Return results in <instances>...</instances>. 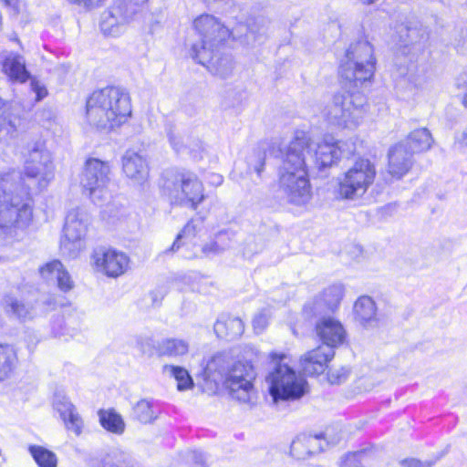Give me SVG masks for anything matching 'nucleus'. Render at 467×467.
<instances>
[{
    "mask_svg": "<svg viewBox=\"0 0 467 467\" xmlns=\"http://www.w3.org/2000/svg\"><path fill=\"white\" fill-rule=\"evenodd\" d=\"M373 47L368 41H358L346 51L345 60L339 67L340 76L348 82V89L335 94L324 115L327 121L338 128L354 130L367 113V99L359 91H352L369 81L375 71Z\"/></svg>",
    "mask_w": 467,
    "mask_h": 467,
    "instance_id": "nucleus-1",
    "label": "nucleus"
},
{
    "mask_svg": "<svg viewBox=\"0 0 467 467\" xmlns=\"http://www.w3.org/2000/svg\"><path fill=\"white\" fill-rule=\"evenodd\" d=\"M16 170L0 172V239L12 244L33 218L29 188Z\"/></svg>",
    "mask_w": 467,
    "mask_h": 467,
    "instance_id": "nucleus-2",
    "label": "nucleus"
},
{
    "mask_svg": "<svg viewBox=\"0 0 467 467\" xmlns=\"http://www.w3.org/2000/svg\"><path fill=\"white\" fill-rule=\"evenodd\" d=\"M193 28L199 36L190 49V55L196 62H204L211 59V49H217L230 36L242 37L243 29H245L244 42L254 46L261 43L265 36V25L263 19L254 20L247 26L240 25L230 30L213 15L202 14L193 20Z\"/></svg>",
    "mask_w": 467,
    "mask_h": 467,
    "instance_id": "nucleus-3",
    "label": "nucleus"
},
{
    "mask_svg": "<svg viewBox=\"0 0 467 467\" xmlns=\"http://www.w3.org/2000/svg\"><path fill=\"white\" fill-rule=\"evenodd\" d=\"M131 116L130 95L119 87L95 90L87 99L86 119L92 128L110 132L125 124Z\"/></svg>",
    "mask_w": 467,
    "mask_h": 467,
    "instance_id": "nucleus-4",
    "label": "nucleus"
},
{
    "mask_svg": "<svg viewBox=\"0 0 467 467\" xmlns=\"http://www.w3.org/2000/svg\"><path fill=\"white\" fill-rule=\"evenodd\" d=\"M306 138L293 140L285 151L278 170V186L287 202L296 206L306 205L311 199V186L307 174L305 149Z\"/></svg>",
    "mask_w": 467,
    "mask_h": 467,
    "instance_id": "nucleus-5",
    "label": "nucleus"
},
{
    "mask_svg": "<svg viewBox=\"0 0 467 467\" xmlns=\"http://www.w3.org/2000/svg\"><path fill=\"white\" fill-rule=\"evenodd\" d=\"M202 376L207 381L224 384L231 397L240 402L249 403L255 395V372L250 362L233 363L228 355L219 353L206 362Z\"/></svg>",
    "mask_w": 467,
    "mask_h": 467,
    "instance_id": "nucleus-6",
    "label": "nucleus"
},
{
    "mask_svg": "<svg viewBox=\"0 0 467 467\" xmlns=\"http://www.w3.org/2000/svg\"><path fill=\"white\" fill-rule=\"evenodd\" d=\"M275 365L266 378L269 392L274 402L278 400H295L303 397L307 391L306 379L290 367L285 355L271 354Z\"/></svg>",
    "mask_w": 467,
    "mask_h": 467,
    "instance_id": "nucleus-7",
    "label": "nucleus"
},
{
    "mask_svg": "<svg viewBox=\"0 0 467 467\" xmlns=\"http://www.w3.org/2000/svg\"><path fill=\"white\" fill-rule=\"evenodd\" d=\"M163 191L172 204L196 211L205 201L202 182L191 171H177L166 178Z\"/></svg>",
    "mask_w": 467,
    "mask_h": 467,
    "instance_id": "nucleus-8",
    "label": "nucleus"
},
{
    "mask_svg": "<svg viewBox=\"0 0 467 467\" xmlns=\"http://www.w3.org/2000/svg\"><path fill=\"white\" fill-rule=\"evenodd\" d=\"M376 168L368 159H358L336 179L335 196L338 200L356 201L373 184Z\"/></svg>",
    "mask_w": 467,
    "mask_h": 467,
    "instance_id": "nucleus-9",
    "label": "nucleus"
},
{
    "mask_svg": "<svg viewBox=\"0 0 467 467\" xmlns=\"http://www.w3.org/2000/svg\"><path fill=\"white\" fill-rule=\"evenodd\" d=\"M24 154V175L33 181L38 191L46 189L54 179V165L51 153L44 141L29 142Z\"/></svg>",
    "mask_w": 467,
    "mask_h": 467,
    "instance_id": "nucleus-10",
    "label": "nucleus"
},
{
    "mask_svg": "<svg viewBox=\"0 0 467 467\" xmlns=\"http://www.w3.org/2000/svg\"><path fill=\"white\" fill-rule=\"evenodd\" d=\"M110 167L108 162L96 158L86 161L79 175L82 194L93 203L101 205L110 197L109 191Z\"/></svg>",
    "mask_w": 467,
    "mask_h": 467,
    "instance_id": "nucleus-11",
    "label": "nucleus"
},
{
    "mask_svg": "<svg viewBox=\"0 0 467 467\" xmlns=\"http://www.w3.org/2000/svg\"><path fill=\"white\" fill-rule=\"evenodd\" d=\"M88 215L81 209L68 212L60 240L61 253L70 258L78 257L86 248V234L88 225Z\"/></svg>",
    "mask_w": 467,
    "mask_h": 467,
    "instance_id": "nucleus-12",
    "label": "nucleus"
},
{
    "mask_svg": "<svg viewBox=\"0 0 467 467\" xmlns=\"http://www.w3.org/2000/svg\"><path fill=\"white\" fill-rule=\"evenodd\" d=\"M296 138H306L307 146L305 149V158L309 156L318 169L330 167L342 158H348L354 152V145L348 141L335 140L332 137H326L321 142L314 144L305 134Z\"/></svg>",
    "mask_w": 467,
    "mask_h": 467,
    "instance_id": "nucleus-13",
    "label": "nucleus"
},
{
    "mask_svg": "<svg viewBox=\"0 0 467 467\" xmlns=\"http://www.w3.org/2000/svg\"><path fill=\"white\" fill-rule=\"evenodd\" d=\"M136 13V8L125 0L115 1L101 15L100 29L107 36H120Z\"/></svg>",
    "mask_w": 467,
    "mask_h": 467,
    "instance_id": "nucleus-14",
    "label": "nucleus"
},
{
    "mask_svg": "<svg viewBox=\"0 0 467 467\" xmlns=\"http://www.w3.org/2000/svg\"><path fill=\"white\" fill-rule=\"evenodd\" d=\"M91 264L98 272L108 277L117 278L127 272L130 258L121 251L98 247L91 254Z\"/></svg>",
    "mask_w": 467,
    "mask_h": 467,
    "instance_id": "nucleus-15",
    "label": "nucleus"
},
{
    "mask_svg": "<svg viewBox=\"0 0 467 467\" xmlns=\"http://www.w3.org/2000/svg\"><path fill=\"white\" fill-rule=\"evenodd\" d=\"M122 170L133 183L142 185L149 177L146 158L140 152L128 150L122 157Z\"/></svg>",
    "mask_w": 467,
    "mask_h": 467,
    "instance_id": "nucleus-16",
    "label": "nucleus"
},
{
    "mask_svg": "<svg viewBox=\"0 0 467 467\" xmlns=\"http://www.w3.org/2000/svg\"><path fill=\"white\" fill-rule=\"evenodd\" d=\"M53 406L59 413L67 430L76 435L81 434L83 421L71 401L66 396L57 393L55 395Z\"/></svg>",
    "mask_w": 467,
    "mask_h": 467,
    "instance_id": "nucleus-17",
    "label": "nucleus"
},
{
    "mask_svg": "<svg viewBox=\"0 0 467 467\" xmlns=\"http://www.w3.org/2000/svg\"><path fill=\"white\" fill-rule=\"evenodd\" d=\"M41 277L47 283H56L59 290L68 292L74 288V281L59 260H52L39 268Z\"/></svg>",
    "mask_w": 467,
    "mask_h": 467,
    "instance_id": "nucleus-18",
    "label": "nucleus"
},
{
    "mask_svg": "<svg viewBox=\"0 0 467 467\" xmlns=\"http://www.w3.org/2000/svg\"><path fill=\"white\" fill-rule=\"evenodd\" d=\"M1 70L12 82L24 83L30 77L25 58L14 52L1 54Z\"/></svg>",
    "mask_w": 467,
    "mask_h": 467,
    "instance_id": "nucleus-19",
    "label": "nucleus"
},
{
    "mask_svg": "<svg viewBox=\"0 0 467 467\" xmlns=\"http://www.w3.org/2000/svg\"><path fill=\"white\" fill-rule=\"evenodd\" d=\"M412 165V154L404 142H399L389 151V173L396 179L404 176Z\"/></svg>",
    "mask_w": 467,
    "mask_h": 467,
    "instance_id": "nucleus-20",
    "label": "nucleus"
},
{
    "mask_svg": "<svg viewBox=\"0 0 467 467\" xmlns=\"http://www.w3.org/2000/svg\"><path fill=\"white\" fill-rule=\"evenodd\" d=\"M334 357V350L327 346H320L306 353L301 358V366L307 375L321 374L328 361Z\"/></svg>",
    "mask_w": 467,
    "mask_h": 467,
    "instance_id": "nucleus-21",
    "label": "nucleus"
},
{
    "mask_svg": "<svg viewBox=\"0 0 467 467\" xmlns=\"http://www.w3.org/2000/svg\"><path fill=\"white\" fill-rule=\"evenodd\" d=\"M317 333L325 346L336 348L343 343L346 332L341 323L334 318H323L316 327Z\"/></svg>",
    "mask_w": 467,
    "mask_h": 467,
    "instance_id": "nucleus-22",
    "label": "nucleus"
},
{
    "mask_svg": "<svg viewBox=\"0 0 467 467\" xmlns=\"http://www.w3.org/2000/svg\"><path fill=\"white\" fill-rule=\"evenodd\" d=\"M344 296V287L342 285H333L326 288L322 294L315 299L313 306H306V309L311 308L314 314H321L327 310L335 311Z\"/></svg>",
    "mask_w": 467,
    "mask_h": 467,
    "instance_id": "nucleus-23",
    "label": "nucleus"
},
{
    "mask_svg": "<svg viewBox=\"0 0 467 467\" xmlns=\"http://www.w3.org/2000/svg\"><path fill=\"white\" fill-rule=\"evenodd\" d=\"M322 435L300 434L291 443V454L297 460H305L322 450Z\"/></svg>",
    "mask_w": 467,
    "mask_h": 467,
    "instance_id": "nucleus-24",
    "label": "nucleus"
},
{
    "mask_svg": "<svg viewBox=\"0 0 467 467\" xmlns=\"http://www.w3.org/2000/svg\"><path fill=\"white\" fill-rule=\"evenodd\" d=\"M354 316L364 327H375L378 325L376 304L369 296H360L355 302Z\"/></svg>",
    "mask_w": 467,
    "mask_h": 467,
    "instance_id": "nucleus-25",
    "label": "nucleus"
},
{
    "mask_svg": "<svg viewBox=\"0 0 467 467\" xmlns=\"http://www.w3.org/2000/svg\"><path fill=\"white\" fill-rule=\"evenodd\" d=\"M230 238L227 233H219L215 239L202 246L200 252L195 250L191 253L183 252L182 257L192 259L200 256H213L221 254L229 247Z\"/></svg>",
    "mask_w": 467,
    "mask_h": 467,
    "instance_id": "nucleus-26",
    "label": "nucleus"
},
{
    "mask_svg": "<svg viewBox=\"0 0 467 467\" xmlns=\"http://www.w3.org/2000/svg\"><path fill=\"white\" fill-rule=\"evenodd\" d=\"M160 357L177 358L185 356L190 349L189 342L177 337H167L159 341L155 347Z\"/></svg>",
    "mask_w": 467,
    "mask_h": 467,
    "instance_id": "nucleus-27",
    "label": "nucleus"
},
{
    "mask_svg": "<svg viewBox=\"0 0 467 467\" xmlns=\"http://www.w3.org/2000/svg\"><path fill=\"white\" fill-rule=\"evenodd\" d=\"M211 59L199 64L207 67L214 75L221 78H227L232 74L234 68L233 58L228 55L219 54V48L211 49Z\"/></svg>",
    "mask_w": 467,
    "mask_h": 467,
    "instance_id": "nucleus-28",
    "label": "nucleus"
},
{
    "mask_svg": "<svg viewBox=\"0 0 467 467\" xmlns=\"http://www.w3.org/2000/svg\"><path fill=\"white\" fill-rule=\"evenodd\" d=\"M213 329L217 337L233 340L244 333V326L240 318L228 317L218 319Z\"/></svg>",
    "mask_w": 467,
    "mask_h": 467,
    "instance_id": "nucleus-29",
    "label": "nucleus"
},
{
    "mask_svg": "<svg viewBox=\"0 0 467 467\" xmlns=\"http://www.w3.org/2000/svg\"><path fill=\"white\" fill-rule=\"evenodd\" d=\"M403 142L413 155L414 153L429 150L433 143V139L431 132L427 129L422 128L411 131Z\"/></svg>",
    "mask_w": 467,
    "mask_h": 467,
    "instance_id": "nucleus-30",
    "label": "nucleus"
},
{
    "mask_svg": "<svg viewBox=\"0 0 467 467\" xmlns=\"http://www.w3.org/2000/svg\"><path fill=\"white\" fill-rule=\"evenodd\" d=\"M5 308L9 316L20 321H26L34 317L33 307L14 296L5 298Z\"/></svg>",
    "mask_w": 467,
    "mask_h": 467,
    "instance_id": "nucleus-31",
    "label": "nucleus"
},
{
    "mask_svg": "<svg viewBox=\"0 0 467 467\" xmlns=\"http://www.w3.org/2000/svg\"><path fill=\"white\" fill-rule=\"evenodd\" d=\"M197 233V224L193 220L188 222V223L184 226L182 232L178 234L176 240L173 242L171 251L177 252L180 248H182L181 254L183 252L190 253L189 247L194 246L195 243L193 242L195 235Z\"/></svg>",
    "mask_w": 467,
    "mask_h": 467,
    "instance_id": "nucleus-32",
    "label": "nucleus"
},
{
    "mask_svg": "<svg viewBox=\"0 0 467 467\" xmlns=\"http://www.w3.org/2000/svg\"><path fill=\"white\" fill-rule=\"evenodd\" d=\"M17 357L14 348L0 344V381L6 379L16 368Z\"/></svg>",
    "mask_w": 467,
    "mask_h": 467,
    "instance_id": "nucleus-33",
    "label": "nucleus"
},
{
    "mask_svg": "<svg viewBox=\"0 0 467 467\" xmlns=\"http://www.w3.org/2000/svg\"><path fill=\"white\" fill-rule=\"evenodd\" d=\"M99 421L104 429L115 434H122L125 423L121 416L113 410H100Z\"/></svg>",
    "mask_w": 467,
    "mask_h": 467,
    "instance_id": "nucleus-34",
    "label": "nucleus"
},
{
    "mask_svg": "<svg viewBox=\"0 0 467 467\" xmlns=\"http://www.w3.org/2000/svg\"><path fill=\"white\" fill-rule=\"evenodd\" d=\"M158 412L153 403L146 399L139 400L133 407V418L141 423H150L157 418Z\"/></svg>",
    "mask_w": 467,
    "mask_h": 467,
    "instance_id": "nucleus-35",
    "label": "nucleus"
},
{
    "mask_svg": "<svg viewBox=\"0 0 467 467\" xmlns=\"http://www.w3.org/2000/svg\"><path fill=\"white\" fill-rule=\"evenodd\" d=\"M163 371L175 379L178 390H187L193 387V380L186 368L180 366L165 365Z\"/></svg>",
    "mask_w": 467,
    "mask_h": 467,
    "instance_id": "nucleus-36",
    "label": "nucleus"
},
{
    "mask_svg": "<svg viewBox=\"0 0 467 467\" xmlns=\"http://www.w3.org/2000/svg\"><path fill=\"white\" fill-rule=\"evenodd\" d=\"M28 451L39 467H57V459L51 451L38 445H30Z\"/></svg>",
    "mask_w": 467,
    "mask_h": 467,
    "instance_id": "nucleus-37",
    "label": "nucleus"
},
{
    "mask_svg": "<svg viewBox=\"0 0 467 467\" xmlns=\"http://www.w3.org/2000/svg\"><path fill=\"white\" fill-rule=\"evenodd\" d=\"M165 130L173 150L179 153L184 152L188 148V144L179 129L175 125L168 124Z\"/></svg>",
    "mask_w": 467,
    "mask_h": 467,
    "instance_id": "nucleus-38",
    "label": "nucleus"
},
{
    "mask_svg": "<svg viewBox=\"0 0 467 467\" xmlns=\"http://www.w3.org/2000/svg\"><path fill=\"white\" fill-rule=\"evenodd\" d=\"M3 101L0 99V140L13 136L16 131V123L11 119L2 109Z\"/></svg>",
    "mask_w": 467,
    "mask_h": 467,
    "instance_id": "nucleus-39",
    "label": "nucleus"
},
{
    "mask_svg": "<svg viewBox=\"0 0 467 467\" xmlns=\"http://www.w3.org/2000/svg\"><path fill=\"white\" fill-rule=\"evenodd\" d=\"M129 456L123 451L115 450L109 453L102 460V467H127Z\"/></svg>",
    "mask_w": 467,
    "mask_h": 467,
    "instance_id": "nucleus-40",
    "label": "nucleus"
},
{
    "mask_svg": "<svg viewBox=\"0 0 467 467\" xmlns=\"http://www.w3.org/2000/svg\"><path fill=\"white\" fill-rule=\"evenodd\" d=\"M265 144L259 145L254 150V156L249 159V163L254 167L255 172L260 175L264 169L265 159Z\"/></svg>",
    "mask_w": 467,
    "mask_h": 467,
    "instance_id": "nucleus-41",
    "label": "nucleus"
},
{
    "mask_svg": "<svg viewBox=\"0 0 467 467\" xmlns=\"http://www.w3.org/2000/svg\"><path fill=\"white\" fill-rule=\"evenodd\" d=\"M271 313L268 309H262L253 319V327L256 334H261L268 326Z\"/></svg>",
    "mask_w": 467,
    "mask_h": 467,
    "instance_id": "nucleus-42",
    "label": "nucleus"
},
{
    "mask_svg": "<svg viewBox=\"0 0 467 467\" xmlns=\"http://www.w3.org/2000/svg\"><path fill=\"white\" fill-rule=\"evenodd\" d=\"M364 456L365 453L363 451L348 453L342 457L340 467H362Z\"/></svg>",
    "mask_w": 467,
    "mask_h": 467,
    "instance_id": "nucleus-43",
    "label": "nucleus"
},
{
    "mask_svg": "<svg viewBox=\"0 0 467 467\" xmlns=\"http://www.w3.org/2000/svg\"><path fill=\"white\" fill-rule=\"evenodd\" d=\"M65 322L62 317H57L52 322L51 331L55 337H64L65 340H67L69 337H73L75 336V331H69L68 329H65L63 327Z\"/></svg>",
    "mask_w": 467,
    "mask_h": 467,
    "instance_id": "nucleus-44",
    "label": "nucleus"
},
{
    "mask_svg": "<svg viewBox=\"0 0 467 467\" xmlns=\"http://www.w3.org/2000/svg\"><path fill=\"white\" fill-rule=\"evenodd\" d=\"M349 370L347 368L332 369L328 372V380L331 384H340L347 380Z\"/></svg>",
    "mask_w": 467,
    "mask_h": 467,
    "instance_id": "nucleus-45",
    "label": "nucleus"
},
{
    "mask_svg": "<svg viewBox=\"0 0 467 467\" xmlns=\"http://www.w3.org/2000/svg\"><path fill=\"white\" fill-rule=\"evenodd\" d=\"M32 91L36 94V100L40 101L47 95V88L37 80H31Z\"/></svg>",
    "mask_w": 467,
    "mask_h": 467,
    "instance_id": "nucleus-46",
    "label": "nucleus"
},
{
    "mask_svg": "<svg viewBox=\"0 0 467 467\" xmlns=\"http://www.w3.org/2000/svg\"><path fill=\"white\" fill-rule=\"evenodd\" d=\"M434 462H421L415 458L405 459L400 462L402 467H431Z\"/></svg>",
    "mask_w": 467,
    "mask_h": 467,
    "instance_id": "nucleus-47",
    "label": "nucleus"
},
{
    "mask_svg": "<svg viewBox=\"0 0 467 467\" xmlns=\"http://www.w3.org/2000/svg\"><path fill=\"white\" fill-rule=\"evenodd\" d=\"M190 457L197 464H203L205 462V455L202 451H192L190 453Z\"/></svg>",
    "mask_w": 467,
    "mask_h": 467,
    "instance_id": "nucleus-48",
    "label": "nucleus"
},
{
    "mask_svg": "<svg viewBox=\"0 0 467 467\" xmlns=\"http://www.w3.org/2000/svg\"><path fill=\"white\" fill-rule=\"evenodd\" d=\"M129 1L130 2V5L131 6H133V5H135V6H140V5H145V4L148 2V0H129Z\"/></svg>",
    "mask_w": 467,
    "mask_h": 467,
    "instance_id": "nucleus-49",
    "label": "nucleus"
},
{
    "mask_svg": "<svg viewBox=\"0 0 467 467\" xmlns=\"http://www.w3.org/2000/svg\"><path fill=\"white\" fill-rule=\"evenodd\" d=\"M460 142L467 146V128L462 131Z\"/></svg>",
    "mask_w": 467,
    "mask_h": 467,
    "instance_id": "nucleus-50",
    "label": "nucleus"
},
{
    "mask_svg": "<svg viewBox=\"0 0 467 467\" xmlns=\"http://www.w3.org/2000/svg\"><path fill=\"white\" fill-rule=\"evenodd\" d=\"M207 3H215V2H218V3H227L229 0H205Z\"/></svg>",
    "mask_w": 467,
    "mask_h": 467,
    "instance_id": "nucleus-51",
    "label": "nucleus"
},
{
    "mask_svg": "<svg viewBox=\"0 0 467 467\" xmlns=\"http://www.w3.org/2000/svg\"><path fill=\"white\" fill-rule=\"evenodd\" d=\"M462 103L464 107H467V94H464L462 98Z\"/></svg>",
    "mask_w": 467,
    "mask_h": 467,
    "instance_id": "nucleus-52",
    "label": "nucleus"
},
{
    "mask_svg": "<svg viewBox=\"0 0 467 467\" xmlns=\"http://www.w3.org/2000/svg\"><path fill=\"white\" fill-rule=\"evenodd\" d=\"M216 179H217V180H216V182H217L218 184H221V183H222V182H223V178H222L221 176L217 175V176H216Z\"/></svg>",
    "mask_w": 467,
    "mask_h": 467,
    "instance_id": "nucleus-53",
    "label": "nucleus"
},
{
    "mask_svg": "<svg viewBox=\"0 0 467 467\" xmlns=\"http://www.w3.org/2000/svg\"><path fill=\"white\" fill-rule=\"evenodd\" d=\"M45 303H46L47 306H56V303H55V302H52V301H49V300L46 301Z\"/></svg>",
    "mask_w": 467,
    "mask_h": 467,
    "instance_id": "nucleus-54",
    "label": "nucleus"
},
{
    "mask_svg": "<svg viewBox=\"0 0 467 467\" xmlns=\"http://www.w3.org/2000/svg\"><path fill=\"white\" fill-rule=\"evenodd\" d=\"M4 325V318L2 317V316L0 315V327H2Z\"/></svg>",
    "mask_w": 467,
    "mask_h": 467,
    "instance_id": "nucleus-55",
    "label": "nucleus"
},
{
    "mask_svg": "<svg viewBox=\"0 0 467 467\" xmlns=\"http://www.w3.org/2000/svg\"><path fill=\"white\" fill-rule=\"evenodd\" d=\"M414 33H415L414 31L410 30V35L409 36H411L412 35H414Z\"/></svg>",
    "mask_w": 467,
    "mask_h": 467,
    "instance_id": "nucleus-56",
    "label": "nucleus"
},
{
    "mask_svg": "<svg viewBox=\"0 0 467 467\" xmlns=\"http://www.w3.org/2000/svg\"><path fill=\"white\" fill-rule=\"evenodd\" d=\"M7 4H10L13 0H5Z\"/></svg>",
    "mask_w": 467,
    "mask_h": 467,
    "instance_id": "nucleus-57",
    "label": "nucleus"
}]
</instances>
